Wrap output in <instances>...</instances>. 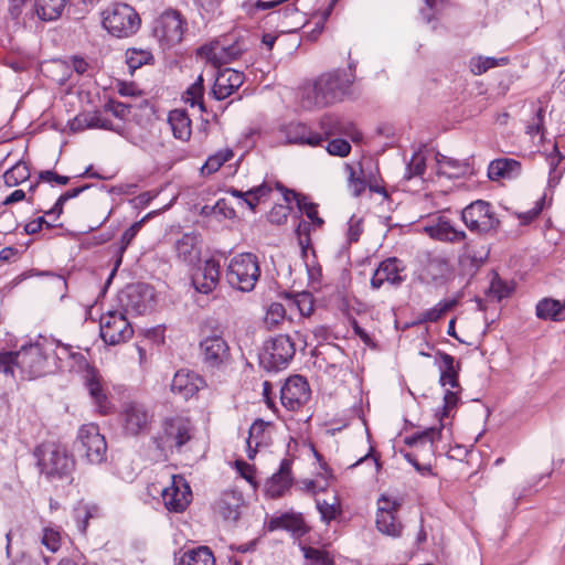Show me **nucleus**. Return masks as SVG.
<instances>
[{
	"mask_svg": "<svg viewBox=\"0 0 565 565\" xmlns=\"http://www.w3.org/2000/svg\"><path fill=\"white\" fill-rule=\"evenodd\" d=\"M544 115H545V110L542 107H540L535 111V116L533 117L532 121L526 127L527 134L537 135V134L543 132Z\"/></svg>",
	"mask_w": 565,
	"mask_h": 565,
	"instance_id": "nucleus-60",
	"label": "nucleus"
},
{
	"mask_svg": "<svg viewBox=\"0 0 565 565\" xmlns=\"http://www.w3.org/2000/svg\"><path fill=\"white\" fill-rule=\"evenodd\" d=\"M175 254L179 260L188 266H195L201 257V239L195 233H185L175 242Z\"/></svg>",
	"mask_w": 565,
	"mask_h": 565,
	"instance_id": "nucleus-26",
	"label": "nucleus"
},
{
	"mask_svg": "<svg viewBox=\"0 0 565 565\" xmlns=\"http://www.w3.org/2000/svg\"><path fill=\"white\" fill-rule=\"evenodd\" d=\"M43 226H45L46 228H52V227H55L56 225L49 222L45 218V216H39L35 220H32L24 225V232L29 235H33V234L39 233Z\"/></svg>",
	"mask_w": 565,
	"mask_h": 565,
	"instance_id": "nucleus-58",
	"label": "nucleus"
},
{
	"mask_svg": "<svg viewBox=\"0 0 565 565\" xmlns=\"http://www.w3.org/2000/svg\"><path fill=\"white\" fill-rule=\"evenodd\" d=\"M35 465L49 482L68 481L75 470V460L67 449L56 443L45 441L33 450Z\"/></svg>",
	"mask_w": 565,
	"mask_h": 565,
	"instance_id": "nucleus-1",
	"label": "nucleus"
},
{
	"mask_svg": "<svg viewBox=\"0 0 565 565\" xmlns=\"http://www.w3.org/2000/svg\"><path fill=\"white\" fill-rule=\"evenodd\" d=\"M354 81L352 73L335 71L319 76L303 99L305 107H323L334 104L349 93Z\"/></svg>",
	"mask_w": 565,
	"mask_h": 565,
	"instance_id": "nucleus-2",
	"label": "nucleus"
},
{
	"mask_svg": "<svg viewBox=\"0 0 565 565\" xmlns=\"http://www.w3.org/2000/svg\"><path fill=\"white\" fill-rule=\"evenodd\" d=\"M543 204H544V199L542 198L535 202L534 207H532L531 210H529L526 212L520 213L518 215V217L521 221V224L526 225V224H530L532 221H534L539 216V214L542 212Z\"/></svg>",
	"mask_w": 565,
	"mask_h": 565,
	"instance_id": "nucleus-59",
	"label": "nucleus"
},
{
	"mask_svg": "<svg viewBox=\"0 0 565 565\" xmlns=\"http://www.w3.org/2000/svg\"><path fill=\"white\" fill-rule=\"evenodd\" d=\"M151 297V289L147 285L135 284L127 286L118 299L124 313L143 315L149 309Z\"/></svg>",
	"mask_w": 565,
	"mask_h": 565,
	"instance_id": "nucleus-17",
	"label": "nucleus"
},
{
	"mask_svg": "<svg viewBox=\"0 0 565 565\" xmlns=\"http://www.w3.org/2000/svg\"><path fill=\"white\" fill-rule=\"evenodd\" d=\"M316 505L321 520L326 523H330L341 514V505L337 495H333L331 501L316 499Z\"/></svg>",
	"mask_w": 565,
	"mask_h": 565,
	"instance_id": "nucleus-41",
	"label": "nucleus"
},
{
	"mask_svg": "<svg viewBox=\"0 0 565 565\" xmlns=\"http://www.w3.org/2000/svg\"><path fill=\"white\" fill-rule=\"evenodd\" d=\"M521 163L511 158L492 160L488 167V177L492 181L515 179L521 174Z\"/></svg>",
	"mask_w": 565,
	"mask_h": 565,
	"instance_id": "nucleus-29",
	"label": "nucleus"
},
{
	"mask_svg": "<svg viewBox=\"0 0 565 565\" xmlns=\"http://www.w3.org/2000/svg\"><path fill=\"white\" fill-rule=\"evenodd\" d=\"M232 196H235L241 200V204L247 205V207L252 212H256V207L259 203L265 201L269 194L271 193V186L266 182L254 186L247 191H242L235 188H230L227 190Z\"/></svg>",
	"mask_w": 565,
	"mask_h": 565,
	"instance_id": "nucleus-28",
	"label": "nucleus"
},
{
	"mask_svg": "<svg viewBox=\"0 0 565 565\" xmlns=\"http://www.w3.org/2000/svg\"><path fill=\"white\" fill-rule=\"evenodd\" d=\"M301 551L309 565H333V557L323 548L301 546Z\"/></svg>",
	"mask_w": 565,
	"mask_h": 565,
	"instance_id": "nucleus-47",
	"label": "nucleus"
},
{
	"mask_svg": "<svg viewBox=\"0 0 565 565\" xmlns=\"http://www.w3.org/2000/svg\"><path fill=\"white\" fill-rule=\"evenodd\" d=\"M565 309V302L552 298L541 299L535 308L536 317L541 320L561 321Z\"/></svg>",
	"mask_w": 565,
	"mask_h": 565,
	"instance_id": "nucleus-35",
	"label": "nucleus"
},
{
	"mask_svg": "<svg viewBox=\"0 0 565 565\" xmlns=\"http://www.w3.org/2000/svg\"><path fill=\"white\" fill-rule=\"evenodd\" d=\"M461 220L470 232L478 234L494 232L500 225L493 206L483 200H477L466 206L461 212Z\"/></svg>",
	"mask_w": 565,
	"mask_h": 565,
	"instance_id": "nucleus-11",
	"label": "nucleus"
},
{
	"mask_svg": "<svg viewBox=\"0 0 565 565\" xmlns=\"http://www.w3.org/2000/svg\"><path fill=\"white\" fill-rule=\"evenodd\" d=\"M30 178V171L25 162L19 161L3 174L7 186H17Z\"/></svg>",
	"mask_w": 565,
	"mask_h": 565,
	"instance_id": "nucleus-43",
	"label": "nucleus"
},
{
	"mask_svg": "<svg viewBox=\"0 0 565 565\" xmlns=\"http://www.w3.org/2000/svg\"><path fill=\"white\" fill-rule=\"evenodd\" d=\"M291 198L296 200L299 211L306 214V216L311 221L312 225L319 227L323 224V220L318 215L317 204L310 202L305 195L297 194L294 191H287L285 193V200L290 202Z\"/></svg>",
	"mask_w": 565,
	"mask_h": 565,
	"instance_id": "nucleus-37",
	"label": "nucleus"
},
{
	"mask_svg": "<svg viewBox=\"0 0 565 565\" xmlns=\"http://www.w3.org/2000/svg\"><path fill=\"white\" fill-rule=\"evenodd\" d=\"M42 544L51 552H56L61 546V535L52 527H45L42 535Z\"/></svg>",
	"mask_w": 565,
	"mask_h": 565,
	"instance_id": "nucleus-56",
	"label": "nucleus"
},
{
	"mask_svg": "<svg viewBox=\"0 0 565 565\" xmlns=\"http://www.w3.org/2000/svg\"><path fill=\"white\" fill-rule=\"evenodd\" d=\"M84 384L97 411L103 415L108 414L111 404L108 399L103 377L95 367H89L84 373Z\"/></svg>",
	"mask_w": 565,
	"mask_h": 565,
	"instance_id": "nucleus-22",
	"label": "nucleus"
},
{
	"mask_svg": "<svg viewBox=\"0 0 565 565\" xmlns=\"http://www.w3.org/2000/svg\"><path fill=\"white\" fill-rule=\"evenodd\" d=\"M193 427L184 417L167 418L162 423V430L153 437L157 448L164 454L181 449L192 438Z\"/></svg>",
	"mask_w": 565,
	"mask_h": 565,
	"instance_id": "nucleus-7",
	"label": "nucleus"
},
{
	"mask_svg": "<svg viewBox=\"0 0 565 565\" xmlns=\"http://www.w3.org/2000/svg\"><path fill=\"white\" fill-rule=\"evenodd\" d=\"M234 152L230 148L222 149L216 153L210 156L202 167L203 174H211L216 172L225 162L230 161Z\"/></svg>",
	"mask_w": 565,
	"mask_h": 565,
	"instance_id": "nucleus-46",
	"label": "nucleus"
},
{
	"mask_svg": "<svg viewBox=\"0 0 565 565\" xmlns=\"http://www.w3.org/2000/svg\"><path fill=\"white\" fill-rule=\"evenodd\" d=\"M245 51L239 42L231 45H223L220 42H214L209 45H203L199 49V54L203 55L215 67L228 64L238 58Z\"/></svg>",
	"mask_w": 565,
	"mask_h": 565,
	"instance_id": "nucleus-19",
	"label": "nucleus"
},
{
	"mask_svg": "<svg viewBox=\"0 0 565 565\" xmlns=\"http://www.w3.org/2000/svg\"><path fill=\"white\" fill-rule=\"evenodd\" d=\"M260 277L258 258L253 253L235 255L228 263L226 279L231 287L249 292L255 288Z\"/></svg>",
	"mask_w": 565,
	"mask_h": 565,
	"instance_id": "nucleus-5",
	"label": "nucleus"
},
{
	"mask_svg": "<svg viewBox=\"0 0 565 565\" xmlns=\"http://www.w3.org/2000/svg\"><path fill=\"white\" fill-rule=\"evenodd\" d=\"M205 386V380L190 370H179L171 382V391L184 399L193 397Z\"/></svg>",
	"mask_w": 565,
	"mask_h": 565,
	"instance_id": "nucleus-21",
	"label": "nucleus"
},
{
	"mask_svg": "<svg viewBox=\"0 0 565 565\" xmlns=\"http://www.w3.org/2000/svg\"><path fill=\"white\" fill-rule=\"evenodd\" d=\"M489 296L500 301L511 294V288L498 276H495L489 287Z\"/></svg>",
	"mask_w": 565,
	"mask_h": 565,
	"instance_id": "nucleus-54",
	"label": "nucleus"
},
{
	"mask_svg": "<svg viewBox=\"0 0 565 565\" xmlns=\"http://www.w3.org/2000/svg\"><path fill=\"white\" fill-rule=\"evenodd\" d=\"M186 26V20L182 14L169 9L154 20L153 36L163 50L170 49L182 41Z\"/></svg>",
	"mask_w": 565,
	"mask_h": 565,
	"instance_id": "nucleus-10",
	"label": "nucleus"
},
{
	"mask_svg": "<svg viewBox=\"0 0 565 565\" xmlns=\"http://www.w3.org/2000/svg\"><path fill=\"white\" fill-rule=\"evenodd\" d=\"M47 342H53V351L50 354V361H54L58 365H62L60 370L65 369L66 365H64V362L70 360L74 351L73 347L68 344H63L60 341L55 340H47Z\"/></svg>",
	"mask_w": 565,
	"mask_h": 565,
	"instance_id": "nucleus-48",
	"label": "nucleus"
},
{
	"mask_svg": "<svg viewBox=\"0 0 565 565\" xmlns=\"http://www.w3.org/2000/svg\"><path fill=\"white\" fill-rule=\"evenodd\" d=\"M438 367L440 372L439 384L443 387L449 386L444 395V405L440 414V419L448 417L450 411L457 406L459 402V393L461 387L459 385L458 375L460 365L455 362V358L446 352L439 351L437 353Z\"/></svg>",
	"mask_w": 565,
	"mask_h": 565,
	"instance_id": "nucleus-6",
	"label": "nucleus"
},
{
	"mask_svg": "<svg viewBox=\"0 0 565 565\" xmlns=\"http://www.w3.org/2000/svg\"><path fill=\"white\" fill-rule=\"evenodd\" d=\"M106 109L109 110L115 117L124 119L130 113V106L120 102L110 100L106 105Z\"/></svg>",
	"mask_w": 565,
	"mask_h": 565,
	"instance_id": "nucleus-63",
	"label": "nucleus"
},
{
	"mask_svg": "<svg viewBox=\"0 0 565 565\" xmlns=\"http://www.w3.org/2000/svg\"><path fill=\"white\" fill-rule=\"evenodd\" d=\"M437 173L449 179L461 178L470 172L467 160H457L439 152L436 153Z\"/></svg>",
	"mask_w": 565,
	"mask_h": 565,
	"instance_id": "nucleus-30",
	"label": "nucleus"
},
{
	"mask_svg": "<svg viewBox=\"0 0 565 565\" xmlns=\"http://www.w3.org/2000/svg\"><path fill=\"white\" fill-rule=\"evenodd\" d=\"M327 151L331 156L347 157L351 151V145L344 139H333L328 142Z\"/></svg>",
	"mask_w": 565,
	"mask_h": 565,
	"instance_id": "nucleus-57",
	"label": "nucleus"
},
{
	"mask_svg": "<svg viewBox=\"0 0 565 565\" xmlns=\"http://www.w3.org/2000/svg\"><path fill=\"white\" fill-rule=\"evenodd\" d=\"M403 262L396 257H390L381 262L371 278V287L380 289L385 282L392 286L402 285L406 275Z\"/></svg>",
	"mask_w": 565,
	"mask_h": 565,
	"instance_id": "nucleus-18",
	"label": "nucleus"
},
{
	"mask_svg": "<svg viewBox=\"0 0 565 565\" xmlns=\"http://www.w3.org/2000/svg\"><path fill=\"white\" fill-rule=\"evenodd\" d=\"M164 507L170 512H183L191 502L192 491L185 479L181 476L173 475L171 484L161 491Z\"/></svg>",
	"mask_w": 565,
	"mask_h": 565,
	"instance_id": "nucleus-15",
	"label": "nucleus"
},
{
	"mask_svg": "<svg viewBox=\"0 0 565 565\" xmlns=\"http://www.w3.org/2000/svg\"><path fill=\"white\" fill-rule=\"evenodd\" d=\"M268 427L269 425L263 419H257L252 424L246 440L248 459H254L259 447L267 446L269 438L267 434Z\"/></svg>",
	"mask_w": 565,
	"mask_h": 565,
	"instance_id": "nucleus-32",
	"label": "nucleus"
},
{
	"mask_svg": "<svg viewBox=\"0 0 565 565\" xmlns=\"http://www.w3.org/2000/svg\"><path fill=\"white\" fill-rule=\"evenodd\" d=\"M244 82V74L238 71L225 68L217 71L212 94L215 99L222 100L231 96Z\"/></svg>",
	"mask_w": 565,
	"mask_h": 565,
	"instance_id": "nucleus-25",
	"label": "nucleus"
},
{
	"mask_svg": "<svg viewBox=\"0 0 565 565\" xmlns=\"http://www.w3.org/2000/svg\"><path fill=\"white\" fill-rule=\"evenodd\" d=\"M70 370H76V371H84L86 372L87 369L92 367L86 358L81 353V352H77V351H73L70 360H68V365Z\"/></svg>",
	"mask_w": 565,
	"mask_h": 565,
	"instance_id": "nucleus-62",
	"label": "nucleus"
},
{
	"mask_svg": "<svg viewBox=\"0 0 565 565\" xmlns=\"http://www.w3.org/2000/svg\"><path fill=\"white\" fill-rule=\"evenodd\" d=\"M292 459L285 458L280 461L279 469L266 482V494L273 499L282 497L291 487L294 477L291 473Z\"/></svg>",
	"mask_w": 565,
	"mask_h": 565,
	"instance_id": "nucleus-24",
	"label": "nucleus"
},
{
	"mask_svg": "<svg viewBox=\"0 0 565 565\" xmlns=\"http://www.w3.org/2000/svg\"><path fill=\"white\" fill-rule=\"evenodd\" d=\"M321 468L323 469V483L318 480H305L302 484L307 492L316 494L318 492L324 491L329 486V480L333 478V473L326 462L321 463Z\"/></svg>",
	"mask_w": 565,
	"mask_h": 565,
	"instance_id": "nucleus-50",
	"label": "nucleus"
},
{
	"mask_svg": "<svg viewBox=\"0 0 565 565\" xmlns=\"http://www.w3.org/2000/svg\"><path fill=\"white\" fill-rule=\"evenodd\" d=\"M152 415L145 405L136 402L125 403L119 413V423L126 435L138 436L146 433L151 424Z\"/></svg>",
	"mask_w": 565,
	"mask_h": 565,
	"instance_id": "nucleus-14",
	"label": "nucleus"
},
{
	"mask_svg": "<svg viewBox=\"0 0 565 565\" xmlns=\"http://www.w3.org/2000/svg\"><path fill=\"white\" fill-rule=\"evenodd\" d=\"M168 122L171 127L173 137L188 141L191 137V119L184 109H173L168 115Z\"/></svg>",
	"mask_w": 565,
	"mask_h": 565,
	"instance_id": "nucleus-33",
	"label": "nucleus"
},
{
	"mask_svg": "<svg viewBox=\"0 0 565 565\" xmlns=\"http://www.w3.org/2000/svg\"><path fill=\"white\" fill-rule=\"evenodd\" d=\"M134 330L122 311H107L100 317V337L105 343L116 345L128 341Z\"/></svg>",
	"mask_w": 565,
	"mask_h": 565,
	"instance_id": "nucleus-13",
	"label": "nucleus"
},
{
	"mask_svg": "<svg viewBox=\"0 0 565 565\" xmlns=\"http://www.w3.org/2000/svg\"><path fill=\"white\" fill-rule=\"evenodd\" d=\"M53 351V342L47 339L23 345L17 351V369L23 379L32 380L50 373H54L62 365L50 361V354Z\"/></svg>",
	"mask_w": 565,
	"mask_h": 565,
	"instance_id": "nucleus-3",
	"label": "nucleus"
},
{
	"mask_svg": "<svg viewBox=\"0 0 565 565\" xmlns=\"http://www.w3.org/2000/svg\"><path fill=\"white\" fill-rule=\"evenodd\" d=\"M199 349L202 363L209 370L220 371L231 363L230 345L218 328L202 338Z\"/></svg>",
	"mask_w": 565,
	"mask_h": 565,
	"instance_id": "nucleus-8",
	"label": "nucleus"
},
{
	"mask_svg": "<svg viewBox=\"0 0 565 565\" xmlns=\"http://www.w3.org/2000/svg\"><path fill=\"white\" fill-rule=\"evenodd\" d=\"M345 169L349 172L348 186H349L350 192L354 196H360L366 188V181L363 177V170H362L361 166L358 164L355 167V166L347 164Z\"/></svg>",
	"mask_w": 565,
	"mask_h": 565,
	"instance_id": "nucleus-44",
	"label": "nucleus"
},
{
	"mask_svg": "<svg viewBox=\"0 0 565 565\" xmlns=\"http://www.w3.org/2000/svg\"><path fill=\"white\" fill-rule=\"evenodd\" d=\"M179 565H215V558L209 547L200 546L184 553Z\"/></svg>",
	"mask_w": 565,
	"mask_h": 565,
	"instance_id": "nucleus-39",
	"label": "nucleus"
},
{
	"mask_svg": "<svg viewBox=\"0 0 565 565\" xmlns=\"http://www.w3.org/2000/svg\"><path fill=\"white\" fill-rule=\"evenodd\" d=\"M279 132L287 143L319 146L323 141L321 134L311 131L305 124L291 121L282 125Z\"/></svg>",
	"mask_w": 565,
	"mask_h": 565,
	"instance_id": "nucleus-23",
	"label": "nucleus"
},
{
	"mask_svg": "<svg viewBox=\"0 0 565 565\" xmlns=\"http://www.w3.org/2000/svg\"><path fill=\"white\" fill-rule=\"evenodd\" d=\"M17 369V351L0 353V373L6 375H14Z\"/></svg>",
	"mask_w": 565,
	"mask_h": 565,
	"instance_id": "nucleus-55",
	"label": "nucleus"
},
{
	"mask_svg": "<svg viewBox=\"0 0 565 565\" xmlns=\"http://www.w3.org/2000/svg\"><path fill=\"white\" fill-rule=\"evenodd\" d=\"M296 353V347L287 334H279L266 342L259 354L260 365L268 372H277L288 366Z\"/></svg>",
	"mask_w": 565,
	"mask_h": 565,
	"instance_id": "nucleus-9",
	"label": "nucleus"
},
{
	"mask_svg": "<svg viewBox=\"0 0 565 565\" xmlns=\"http://www.w3.org/2000/svg\"><path fill=\"white\" fill-rule=\"evenodd\" d=\"M425 232L434 239L460 242L466 238L463 231L456 230L448 220L439 217L436 223L425 226Z\"/></svg>",
	"mask_w": 565,
	"mask_h": 565,
	"instance_id": "nucleus-31",
	"label": "nucleus"
},
{
	"mask_svg": "<svg viewBox=\"0 0 565 565\" xmlns=\"http://www.w3.org/2000/svg\"><path fill=\"white\" fill-rule=\"evenodd\" d=\"M288 214H289L288 206L276 205L270 210V212L268 214V220L273 224L280 225L287 221Z\"/></svg>",
	"mask_w": 565,
	"mask_h": 565,
	"instance_id": "nucleus-61",
	"label": "nucleus"
},
{
	"mask_svg": "<svg viewBox=\"0 0 565 565\" xmlns=\"http://www.w3.org/2000/svg\"><path fill=\"white\" fill-rule=\"evenodd\" d=\"M508 62L509 60L507 57L495 58L488 56H475L470 60L469 67L475 75H481L490 68L505 65Z\"/></svg>",
	"mask_w": 565,
	"mask_h": 565,
	"instance_id": "nucleus-42",
	"label": "nucleus"
},
{
	"mask_svg": "<svg viewBox=\"0 0 565 565\" xmlns=\"http://www.w3.org/2000/svg\"><path fill=\"white\" fill-rule=\"evenodd\" d=\"M376 527L381 533L393 537L401 536L403 529L395 514L385 511V508H377Z\"/></svg>",
	"mask_w": 565,
	"mask_h": 565,
	"instance_id": "nucleus-36",
	"label": "nucleus"
},
{
	"mask_svg": "<svg viewBox=\"0 0 565 565\" xmlns=\"http://www.w3.org/2000/svg\"><path fill=\"white\" fill-rule=\"evenodd\" d=\"M76 449L90 463H100L105 460L107 444L98 426L87 424L79 428Z\"/></svg>",
	"mask_w": 565,
	"mask_h": 565,
	"instance_id": "nucleus-12",
	"label": "nucleus"
},
{
	"mask_svg": "<svg viewBox=\"0 0 565 565\" xmlns=\"http://www.w3.org/2000/svg\"><path fill=\"white\" fill-rule=\"evenodd\" d=\"M68 0H35L36 15L43 21H54L58 19Z\"/></svg>",
	"mask_w": 565,
	"mask_h": 565,
	"instance_id": "nucleus-34",
	"label": "nucleus"
},
{
	"mask_svg": "<svg viewBox=\"0 0 565 565\" xmlns=\"http://www.w3.org/2000/svg\"><path fill=\"white\" fill-rule=\"evenodd\" d=\"M425 169H426L425 157L419 151L415 152L412 156L411 161L408 162V164L406 167L405 178L407 180H409L414 177H419L425 172Z\"/></svg>",
	"mask_w": 565,
	"mask_h": 565,
	"instance_id": "nucleus-52",
	"label": "nucleus"
},
{
	"mask_svg": "<svg viewBox=\"0 0 565 565\" xmlns=\"http://www.w3.org/2000/svg\"><path fill=\"white\" fill-rule=\"evenodd\" d=\"M102 25L114 38L135 35L141 25L137 11L128 3L114 2L102 11Z\"/></svg>",
	"mask_w": 565,
	"mask_h": 565,
	"instance_id": "nucleus-4",
	"label": "nucleus"
},
{
	"mask_svg": "<svg viewBox=\"0 0 565 565\" xmlns=\"http://www.w3.org/2000/svg\"><path fill=\"white\" fill-rule=\"evenodd\" d=\"M443 429L444 425L440 424L438 427H429L422 431H416L405 438V444L409 447L429 444L433 447L436 441L440 440Z\"/></svg>",
	"mask_w": 565,
	"mask_h": 565,
	"instance_id": "nucleus-38",
	"label": "nucleus"
},
{
	"mask_svg": "<svg viewBox=\"0 0 565 565\" xmlns=\"http://www.w3.org/2000/svg\"><path fill=\"white\" fill-rule=\"evenodd\" d=\"M457 299H443L438 303H436L433 308H429L423 312H420L418 322H437L441 319L448 311L454 309L457 306Z\"/></svg>",
	"mask_w": 565,
	"mask_h": 565,
	"instance_id": "nucleus-40",
	"label": "nucleus"
},
{
	"mask_svg": "<svg viewBox=\"0 0 565 565\" xmlns=\"http://www.w3.org/2000/svg\"><path fill=\"white\" fill-rule=\"evenodd\" d=\"M310 231L311 224L306 221H300L296 228L298 243L301 248L302 256H307V250L310 247Z\"/></svg>",
	"mask_w": 565,
	"mask_h": 565,
	"instance_id": "nucleus-53",
	"label": "nucleus"
},
{
	"mask_svg": "<svg viewBox=\"0 0 565 565\" xmlns=\"http://www.w3.org/2000/svg\"><path fill=\"white\" fill-rule=\"evenodd\" d=\"M320 129L323 135V140L335 135L349 136L352 140H358L360 134L355 130V127L350 121H343L334 115H324L320 119Z\"/></svg>",
	"mask_w": 565,
	"mask_h": 565,
	"instance_id": "nucleus-27",
	"label": "nucleus"
},
{
	"mask_svg": "<svg viewBox=\"0 0 565 565\" xmlns=\"http://www.w3.org/2000/svg\"><path fill=\"white\" fill-rule=\"evenodd\" d=\"M348 241L349 243H355L359 241L361 233L363 232L360 220L350 218L348 223Z\"/></svg>",
	"mask_w": 565,
	"mask_h": 565,
	"instance_id": "nucleus-64",
	"label": "nucleus"
},
{
	"mask_svg": "<svg viewBox=\"0 0 565 565\" xmlns=\"http://www.w3.org/2000/svg\"><path fill=\"white\" fill-rule=\"evenodd\" d=\"M311 391L301 375L290 376L280 390L281 404L289 411H297L310 399Z\"/></svg>",
	"mask_w": 565,
	"mask_h": 565,
	"instance_id": "nucleus-16",
	"label": "nucleus"
},
{
	"mask_svg": "<svg viewBox=\"0 0 565 565\" xmlns=\"http://www.w3.org/2000/svg\"><path fill=\"white\" fill-rule=\"evenodd\" d=\"M100 117L102 115L99 113L78 115L71 122V129L78 131L86 128H97Z\"/></svg>",
	"mask_w": 565,
	"mask_h": 565,
	"instance_id": "nucleus-49",
	"label": "nucleus"
},
{
	"mask_svg": "<svg viewBox=\"0 0 565 565\" xmlns=\"http://www.w3.org/2000/svg\"><path fill=\"white\" fill-rule=\"evenodd\" d=\"M203 94V77L200 75L196 81L185 90L183 99L186 104H190L191 107L198 106L201 111H205Z\"/></svg>",
	"mask_w": 565,
	"mask_h": 565,
	"instance_id": "nucleus-45",
	"label": "nucleus"
},
{
	"mask_svg": "<svg viewBox=\"0 0 565 565\" xmlns=\"http://www.w3.org/2000/svg\"><path fill=\"white\" fill-rule=\"evenodd\" d=\"M285 307L279 302H273L267 308L264 322L267 328H275L285 319Z\"/></svg>",
	"mask_w": 565,
	"mask_h": 565,
	"instance_id": "nucleus-51",
	"label": "nucleus"
},
{
	"mask_svg": "<svg viewBox=\"0 0 565 565\" xmlns=\"http://www.w3.org/2000/svg\"><path fill=\"white\" fill-rule=\"evenodd\" d=\"M220 279V264L214 258H207L202 266H199L192 274V286L203 295L211 294L217 286Z\"/></svg>",
	"mask_w": 565,
	"mask_h": 565,
	"instance_id": "nucleus-20",
	"label": "nucleus"
}]
</instances>
